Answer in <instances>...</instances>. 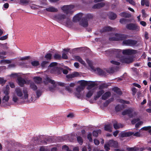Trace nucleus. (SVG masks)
Here are the masks:
<instances>
[{"mask_svg": "<svg viewBox=\"0 0 151 151\" xmlns=\"http://www.w3.org/2000/svg\"><path fill=\"white\" fill-rule=\"evenodd\" d=\"M115 36L116 37L115 38L113 37L112 38H109V40H111L112 39L113 41L123 40L122 43L123 45L131 47L136 46L138 43V41L136 40L131 39H127V38L131 37L129 35L122 34H116Z\"/></svg>", "mask_w": 151, "mask_h": 151, "instance_id": "obj_1", "label": "nucleus"}, {"mask_svg": "<svg viewBox=\"0 0 151 151\" xmlns=\"http://www.w3.org/2000/svg\"><path fill=\"white\" fill-rule=\"evenodd\" d=\"M110 147L114 148L119 147L118 142L116 141L110 140L104 145V148L106 151H109L110 150Z\"/></svg>", "mask_w": 151, "mask_h": 151, "instance_id": "obj_2", "label": "nucleus"}, {"mask_svg": "<svg viewBox=\"0 0 151 151\" xmlns=\"http://www.w3.org/2000/svg\"><path fill=\"white\" fill-rule=\"evenodd\" d=\"M126 28L128 30L132 31L134 30L136 32L139 31L140 30L139 26L136 24L133 23L127 24L126 25Z\"/></svg>", "mask_w": 151, "mask_h": 151, "instance_id": "obj_3", "label": "nucleus"}, {"mask_svg": "<svg viewBox=\"0 0 151 151\" xmlns=\"http://www.w3.org/2000/svg\"><path fill=\"white\" fill-rule=\"evenodd\" d=\"M74 8V6L73 5H64L61 8L64 12L67 14L69 13L72 14V12L71 10Z\"/></svg>", "mask_w": 151, "mask_h": 151, "instance_id": "obj_4", "label": "nucleus"}, {"mask_svg": "<svg viewBox=\"0 0 151 151\" xmlns=\"http://www.w3.org/2000/svg\"><path fill=\"white\" fill-rule=\"evenodd\" d=\"M106 53H109L111 55H114L117 57H119L122 52V50L119 49H112L106 51Z\"/></svg>", "mask_w": 151, "mask_h": 151, "instance_id": "obj_5", "label": "nucleus"}, {"mask_svg": "<svg viewBox=\"0 0 151 151\" xmlns=\"http://www.w3.org/2000/svg\"><path fill=\"white\" fill-rule=\"evenodd\" d=\"M122 53L124 55H130L134 54L137 53V50L134 49H127L123 50Z\"/></svg>", "mask_w": 151, "mask_h": 151, "instance_id": "obj_6", "label": "nucleus"}, {"mask_svg": "<svg viewBox=\"0 0 151 151\" xmlns=\"http://www.w3.org/2000/svg\"><path fill=\"white\" fill-rule=\"evenodd\" d=\"M62 70L63 68H61L54 67L50 71V73L53 74L58 75L62 73Z\"/></svg>", "mask_w": 151, "mask_h": 151, "instance_id": "obj_7", "label": "nucleus"}, {"mask_svg": "<svg viewBox=\"0 0 151 151\" xmlns=\"http://www.w3.org/2000/svg\"><path fill=\"white\" fill-rule=\"evenodd\" d=\"M132 111L131 109H128L123 111L122 113V114L123 115H128L129 117L132 118L133 116V114L132 113Z\"/></svg>", "mask_w": 151, "mask_h": 151, "instance_id": "obj_8", "label": "nucleus"}, {"mask_svg": "<svg viewBox=\"0 0 151 151\" xmlns=\"http://www.w3.org/2000/svg\"><path fill=\"white\" fill-rule=\"evenodd\" d=\"M83 14L81 13H79L76 14L73 18V21L74 22H77L80 21L83 16Z\"/></svg>", "mask_w": 151, "mask_h": 151, "instance_id": "obj_9", "label": "nucleus"}, {"mask_svg": "<svg viewBox=\"0 0 151 151\" xmlns=\"http://www.w3.org/2000/svg\"><path fill=\"white\" fill-rule=\"evenodd\" d=\"M18 84L21 87H23L24 84H26V80L21 77H18L17 79Z\"/></svg>", "mask_w": 151, "mask_h": 151, "instance_id": "obj_10", "label": "nucleus"}, {"mask_svg": "<svg viewBox=\"0 0 151 151\" xmlns=\"http://www.w3.org/2000/svg\"><path fill=\"white\" fill-rule=\"evenodd\" d=\"M133 134V132H125L123 131L121 133L120 136L122 137H129L132 135Z\"/></svg>", "mask_w": 151, "mask_h": 151, "instance_id": "obj_11", "label": "nucleus"}, {"mask_svg": "<svg viewBox=\"0 0 151 151\" xmlns=\"http://www.w3.org/2000/svg\"><path fill=\"white\" fill-rule=\"evenodd\" d=\"M80 24L83 27H87L88 25V21L84 17H83L80 22Z\"/></svg>", "mask_w": 151, "mask_h": 151, "instance_id": "obj_12", "label": "nucleus"}, {"mask_svg": "<svg viewBox=\"0 0 151 151\" xmlns=\"http://www.w3.org/2000/svg\"><path fill=\"white\" fill-rule=\"evenodd\" d=\"M79 74L77 72H74L72 74H69L66 76V77L68 79L72 78L79 76Z\"/></svg>", "mask_w": 151, "mask_h": 151, "instance_id": "obj_13", "label": "nucleus"}, {"mask_svg": "<svg viewBox=\"0 0 151 151\" xmlns=\"http://www.w3.org/2000/svg\"><path fill=\"white\" fill-rule=\"evenodd\" d=\"M88 87L87 89H89L96 86H97L98 84L96 83L95 82L92 81H88Z\"/></svg>", "mask_w": 151, "mask_h": 151, "instance_id": "obj_14", "label": "nucleus"}, {"mask_svg": "<svg viewBox=\"0 0 151 151\" xmlns=\"http://www.w3.org/2000/svg\"><path fill=\"white\" fill-rule=\"evenodd\" d=\"M104 91L103 90H101L97 93V95L96 96L94 97V99L95 100H96L98 99L101 97V96L103 95L104 93Z\"/></svg>", "mask_w": 151, "mask_h": 151, "instance_id": "obj_15", "label": "nucleus"}, {"mask_svg": "<svg viewBox=\"0 0 151 151\" xmlns=\"http://www.w3.org/2000/svg\"><path fill=\"white\" fill-rule=\"evenodd\" d=\"M110 92L107 91L104 93L102 96L101 99L102 100H106L111 96Z\"/></svg>", "mask_w": 151, "mask_h": 151, "instance_id": "obj_16", "label": "nucleus"}, {"mask_svg": "<svg viewBox=\"0 0 151 151\" xmlns=\"http://www.w3.org/2000/svg\"><path fill=\"white\" fill-rule=\"evenodd\" d=\"M45 10L48 12H56L58 11V10L57 8L53 6L46 8Z\"/></svg>", "mask_w": 151, "mask_h": 151, "instance_id": "obj_17", "label": "nucleus"}, {"mask_svg": "<svg viewBox=\"0 0 151 151\" xmlns=\"http://www.w3.org/2000/svg\"><path fill=\"white\" fill-rule=\"evenodd\" d=\"M113 30V28L111 27L110 26L105 27L102 28L100 30V32L103 33L104 32H109Z\"/></svg>", "mask_w": 151, "mask_h": 151, "instance_id": "obj_18", "label": "nucleus"}, {"mask_svg": "<svg viewBox=\"0 0 151 151\" xmlns=\"http://www.w3.org/2000/svg\"><path fill=\"white\" fill-rule=\"evenodd\" d=\"M109 18L111 20H114L116 18L117 15L115 13L113 12H110L108 14Z\"/></svg>", "mask_w": 151, "mask_h": 151, "instance_id": "obj_19", "label": "nucleus"}, {"mask_svg": "<svg viewBox=\"0 0 151 151\" xmlns=\"http://www.w3.org/2000/svg\"><path fill=\"white\" fill-rule=\"evenodd\" d=\"M120 16L122 17L125 18H130L131 17V15L130 13H127L126 12H123L119 14Z\"/></svg>", "mask_w": 151, "mask_h": 151, "instance_id": "obj_20", "label": "nucleus"}, {"mask_svg": "<svg viewBox=\"0 0 151 151\" xmlns=\"http://www.w3.org/2000/svg\"><path fill=\"white\" fill-rule=\"evenodd\" d=\"M124 108V105H118L115 107V110L116 112L120 111Z\"/></svg>", "mask_w": 151, "mask_h": 151, "instance_id": "obj_21", "label": "nucleus"}, {"mask_svg": "<svg viewBox=\"0 0 151 151\" xmlns=\"http://www.w3.org/2000/svg\"><path fill=\"white\" fill-rule=\"evenodd\" d=\"M56 18L60 22L62 19H65L66 16L64 14H58L56 16Z\"/></svg>", "mask_w": 151, "mask_h": 151, "instance_id": "obj_22", "label": "nucleus"}, {"mask_svg": "<svg viewBox=\"0 0 151 151\" xmlns=\"http://www.w3.org/2000/svg\"><path fill=\"white\" fill-rule=\"evenodd\" d=\"M17 95L19 97H21L23 95L22 89L20 88H16L15 90Z\"/></svg>", "mask_w": 151, "mask_h": 151, "instance_id": "obj_23", "label": "nucleus"}, {"mask_svg": "<svg viewBox=\"0 0 151 151\" xmlns=\"http://www.w3.org/2000/svg\"><path fill=\"white\" fill-rule=\"evenodd\" d=\"M112 90L119 95H121L122 94L121 90L117 87H114L112 88Z\"/></svg>", "mask_w": 151, "mask_h": 151, "instance_id": "obj_24", "label": "nucleus"}, {"mask_svg": "<svg viewBox=\"0 0 151 151\" xmlns=\"http://www.w3.org/2000/svg\"><path fill=\"white\" fill-rule=\"evenodd\" d=\"M33 79L35 83L37 84L40 83L42 80V78L40 77H35Z\"/></svg>", "mask_w": 151, "mask_h": 151, "instance_id": "obj_25", "label": "nucleus"}, {"mask_svg": "<svg viewBox=\"0 0 151 151\" xmlns=\"http://www.w3.org/2000/svg\"><path fill=\"white\" fill-rule=\"evenodd\" d=\"M95 70L96 71L98 74L100 75H104L106 74V72L102 69L99 68H96Z\"/></svg>", "mask_w": 151, "mask_h": 151, "instance_id": "obj_26", "label": "nucleus"}, {"mask_svg": "<svg viewBox=\"0 0 151 151\" xmlns=\"http://www.w3.org/2000/svg\"><path fill=\"white\" fill-rule=\"evenodd\" d=\"M93 14H86L85 17H84L88 21V20L93 19Z\"/></svg>", "mask_w": 151, "mask_h": 151, "instance_id": "obj_27", "label": "nucleus"}, {"mask_svg": "<svg viewBox=\"0 0 151 151\" xmlns=\"http://www.w3.org/2000/svg\"><path fill=\"white\" fill-rule=\"evenodd\" d=\"M111 127V125L110 124H107L105 125L104 127V130L106 131L111 132H112Z\"/></svg>", "mask_w": 151, "mask_h": 151, "instance_id": "obj_28", "label": "nucleus"}, {"mask_svg": "<svg viewBox=\"0 0 151 151\" xmlns=\"http://www.w3.org/2000/svg\"><path fill=\"white\" fill-rule=\"evenodd\" d=\"M101 130L100 129L93 131V136L96 137H98L99 134H100L101 133Z\"/></svg>", "mask_w": 151, "mask_h": 151, "instance_id": "obj_29", "label": "nucleus"}, {"mask_svg": "<svg viewBox=\"0 0 151 151\" xmlns=\"http://www.w3.org/2000/svg\"><path fill=\"white\" fill-rule=\"evenodd\" d=\"M113 126L115 129H117L120 127H122L123 125L121 124H118L117 122H116L113 124Z\"/></svg>", "mask_w": 151, "mask_h": 151, "instance_id": "obj_30", "label": "nucleus"}, {"mask_svg": "<svg viewBox=\"0 0 151 151\" xmlns=\"http://www.w3.org/2000/svg\"><path fill=\"white\" fill-rule=\"evenodd\" d=\"M80 85L82 87L84 88V87L86 86H88V81L85 80H81L80 81Z\"/></svg>", "mask_w": 151, "mask_h": 151, "instance_id": "obj_31", "label": "nucleus"}, {"mask_svg": "<svg viewBox=\"0 0 151 151\" xmlns=\"http://www.w3.org/2000/svg\"><path fill=\"white\" fill-rule=\"evenodd\" d=\"M129 19L125 18H121L119 20V22L122 24H125L129 22Z\"/></svg>", "mask_w": 151, "mask_h": 151, "instance_id": "obj_32", "label": "nucleus"}, {"mask_svg": "<svg viewBox=\"0 0 151 151\" xmlns=\"http://www.w3.org/2000/svg\"><path fill=\"white\" fill-rule=\"evenodd\" d=\"M75 59L82 64H83L85 63L84 61L83 60L82 58L79 56H76L75 57Z\"/></svg>", "mask_w": 151, "mask_h": 151, "instance_id": "obj_33", "label": "nucleus"}, {"mask_svg": "<svg viewBox=\"0 0 151 151\" xmlns=\"http://www.w3.org/2000/svg\"><path fill=\"white\" fill-rule=\"evenodd\" d=\"M29 0H20L19 4L22 5H24L25 4H28L29 3Z\"/></svg>", "mask_w": 151, "mask_h": 151, "instance_id": "obj_34", "label": "nucleus"}, {"mask_svg": "<svg viewBox=\"0 0 151 151\" xmlns=\"http://www.w3.org/2000/svg\"><path fill=\"white\" fill-rule=\"evenodd\" d=\"M53 58L55 60H60L61 59V56L58 53H55L54 55Z\"/></svg>", "mask_w": 151, "mask_h": 151, "instance_id": "obj_35", "label": "nucleus"}, {"mask_svg": "<svg viewBox=\"0 0 151 151\" xmlns=\"http://www.w3.org/2000/svg\"><path fill=\"white\" fill-rule=\"evenodd\" d=\"M77 139L78 142L79 143L80 145H82L83 141L82 138L80 136H78L77 137Z\"/></svg>", "mask_w": 151, "mask_h": 151, "instance_id": "obj_36", "label": "nucleus"}, {"mask_svg": "<svg viewBox=\"0 0 151 151\" xmlns=\"http://www.w3.org/2000/svg\"><path fill=\"white\" fill-rule=\"evenodd\" d=\"M23 92L24 95V99H27L28 97V95L27 90L26 89H24L23 90Z\"/></svg>", "mask_w": 151, "mask_h": 151, "instance_id": "obj_37", "label": "nucleus"}, {"mask_svg": "<svg viewBox=\"0 0 151 151\" xmlns=\"http://www.w3.org/2000/svg\"><path fill=\"white\" fill-rule=\"evenodd\" d=\"M123 61L127 63H129L132 62L131 59L127 58H125L123 59Z\"/></svg>", "mask_w": 151, "mask_h": 151, "instance_id": "obj_38", "label": "nucleus"}, {"mask_svg": "<svg viewBox=\"0 0 151 151\" xmlns=\"http://www.w3.org/2000/svg\"><path fill=\"white\" fill-rule=\"evenodd\" d=\"M52 54L50 53H48L46 54L45 56V58L47 59V60H50L52 58Z\"/></svg>", "mask_w": 151, "mask_h": 151, "instance_id": "obj_39", "label": "nucleus"}, {"mask_svg": "<svg viewBox=\"0 0 151 151\" xmlns=\"http://www.w3.org/2000/svg\"><path fill=\"white\" fill-rule=\"evenodd\" d=\"M106 71L109 73H112L114 72L115 69L113 67H111L107 69Z\"/></svg>", "mask_w": 151, "mask_h": 151, "instance_id": "obj_40", "label": "nucleus"}, {"mask_svg": "<svg viewBox=\"0 0 151 151\" xmlns=\"http://www.w3.org/2000/svg\"><path fill=\"white\" fill-rule=\"evenodd\" d=\"M93 91L91 90L89 91L87 93L86 96L88 98H90L93 95Z\"/></svg>", "mask_w": 151, "mask_h": 151, "instance_id": "obj_41", "label": "nucleus"}, {"mask_svg": "<svg viewBox=\"0 0 151 151\" xmlns=\"http://www.w3.org/2000/svg\"><path fill=\"white\" fill-rule=\"evenodd\" d=\"M30 87L34 91L37 90V86L33 83L30 84Z\"/></svg>", "mask_w": 151, "mask_h": 151, "instance_id": "obj_42", "label": "nucleus"}, {"mask_svg": "<svg viewBox=\"0 0 151 151\" xmlns=\"http://www.w3.org/2000/svg\"><path fill=\"white\" fill-rule=\"evenodd\" d=\"M64 23H65L66 26H69L71 25V22L70 21V19L69 18H67L66 22Z\"/></svg>", "mask_w": 151, "mask_h": 151, "instance_id": "obj_43", "label": "nucleus"}, {"mask_svg": "<svg viewBox=\"0 0 151 151\" xmlns=\"http://www.w3.org/2000/svg\"><path fill=\"white\" fill-rule=\"evenodd\" d=\"M108 87V85L105 83H103L101 84L99 87V88L100 90H103V89L105 88H107Z\"/></svg>", "mask_w": 151, "mask_h": 151, "instance_id": "obj_44", "label": "nucleus"}, {"mask_svg": "<svg viewBox=\"0 0 151 151\" xmlns=\"http://www.w3.org/2000/svg\"><path fill=\"white\" fill-rule=\"evenodd\" d=\"M31 63L32 65L34 66H37L39 65V61H34L32 62Z\"/></svg>", "mask_w": 151, "mask_h": 151, "instance_id": "obj_45", "label": "nucleus"}, {"mask_svg": "<svg viewBox=\"0 0 151 151\" xmlns=\"http://www.w3.org/2000/svg\"><path fill=\"white\" fill-rule=\"evenodd\" d=\"M97 6L98 9L101 8L104 6L105 4L103 2H101L96 4Z\"/></svg>", "mask_w": 151, "mask_h": 151, "instance_id": "obj_46", "label": "nucleus"}, {"mask_svg": "<svg viewBox=\"0 0 151 151\" xmlns=\"http://www.w3.org/2000/svg\"><path fill=\"white\" fill-rule=\"evenodd\" d=\"M119 101L120 103L123 104H129L130 103L129 101L124 100L122 99H120Z\"/></svg>", "mask_w": 151, "mask_h": 151, "instance_id": "obj_47", "label": "nucleus"}, {"mask_svg": "<svg viewBox=\"0 0 151 151\" xmlns=\"http://www.w3.org/2000/svg\"><path fill=\"white\" fill-rule=\"evenodd\" d=\"M1 63H5L7 64H9L11 63L10 60H2L1 61Z\"/></svg>", "mask_w": 151, "mask_h": 151, "instance_id": "obj_48", "label": "nucleus"}, {"mask_svg": "<svg viewBox=\"0 0 151 151\" xmlns=\"http://www.w3.org/2000/svg\"><path fill=\"white\" fill-rule=\"evenodd\" d=\"M141 129H143L145 131H147L150 130V129H151V126H146V127H142Z\"/></svg>", "mask_w": 151, "mask_h": 151, "instance_id": "obj_49", "label": "nucleus"}, {"mask_svg": "<svg viewBox=\"0 0 151 151\" xmlns=\"http://www.w3.org/2000/svg\"><path fill=\"white\" fill-rule=\"evenodd\" d=\"M83 87L81 86H78L77 87L76 90L78 92L80 93V92L82 90H83Z\"/></svg>", "mask_w": 151, "mask_h": 151, "instance_id": "obj_50", "label": "nucleus"}, {"mask_svg": "<svg viewBox=\"0 0 151 151\" xmlns=\"http://www.w3.org/2000/svg\"><path fill=\"white\" fill-rule=\"evenodd\" d=\"M6 81V80H4V78L0 77V84H4Z\"/></svg>", "mask_w": 151, "mask_h": 151, "instance_id": "obj_51", "label": "nucleus"}, {"mask_svg": "<svg viewBox=\"0 0 151 151\" xmlns=\"http://www.w3.org/2000/svg\"><path fill=\"white\" fill-rule=\"evenodd\" d=\"M127 151H135L136 150V148L134 147H128L127 148Z\"/></svg>", "mask_w": 151, "mask_h": 151, "instance_id": "obj_52", "label": "nucleus"}, {"mask_svg": "<svg viewBox=\"0 0 151 151\" xmlns=\"http://www.w3.org/2000/svg\"><path fill=\"white\" fill-rule=\"evenodd\" d=\"M47 81L49 83H51L53 84L54 85V84H55V82L54 80H52L49 78H47Z\"/></svg>", "mask_w": 151, "mask_h": 151, "instance_id": "obj_53", "label": "nucleus"}, {"mask_svg": "<svg viewBox=\"0 0 151 151\" xmlns=\"http://www.w3.org/2000/svg\"><path fill=\"white\" fill-rule=\"evenodd\" d=\"M87 138L90 142H93V139L91 137V133L88 134L87 135Z\"/></svg>", "mask_w": 151, "mask_h": 151, "instance_id": "obj_54", "label": "nucleus"}, {"mask_svg": "<svg viewBox=\"0 0 151 151\" xmlns=\"http://www.w3.org/2000/svg\"><path fill=\"white\" fill-rule=\"evenodd\" d=\"M37 97L39 98L42 95V92L40 90H38L36 92Z\"/></svg>", "mask_w": 151, "mask_h": 151, "instance_id": "obj_55", "label": "nucleus"}, {"mask_svg": "<svg viewBox=\"0 0 151 151\" xmlns=\"http://www.w3.org/2000/svg\"><path fill=\"white\" fill-rule=\"evenodd\" d=\"M58 63L56 62H52L49 65V67H52L57 66Z\"/></svg>", "mask_w": 151, "mask_h": 151, "instance_id": "obj_56", "label": "nucleus"}, {"mask_svg": "<svg viewBox=\"0 0 151 151\" xmlns=\"http://www.w3.org/2000/svg\"><path fill=\"white\" fill-rule=\"evenodd\" d=\"M111 63L114 65H119L120 64V63L119 62L115 61L113 60L111 61Z\"/></svg>", "mask_w": 151, "mask_h": 151, "instance_id": "obj_57", "label": "nucleus"}, {"mask_svg": "<svg viewBox=\"0 0 151 151\" xmlns=\"http://www.w3.org/2000/svg\"><path fill=\"white\" fill-rule=\"evenodd\" d=\"M139 118L133 119L131 121V123H132V124L133 125L134 124L137 122L139 121Z\"/></svg>", "mask_w": 151, "mask_h": 151, "instance_id": "obj_58", "label": "nucleus"}, {"mask_svg": "<svg viewBox=\"0 0 151 151\" xmlns=\"http://www.w3.org/2000/svg\"><path fill=\"white\" fill-rule=\"evenodd\" d=\"M8 34L3 36L0 37V40H6L8 38Z\"/></svg>", "mask_w": 151, "mask_h": 151, "instance_id": "obj_59", "label": "nucleus"}, {"mask_svg": "<svg viewBox=\"0 0 151 151\" xmlns=\"http://www.w3.org/2000/svg\"><path fill=\"white\" fill-rule=\"evenodd\" d=\"M9 99V97L8 96H4L3 99L2 100H5L6 101H8Z\"/></svg>", "mask_w": 151, "mask_h": 151, "instance_id": "obj_60", "label": "nucleus"}, {"mask_svg": "<svg viewBox=\"0 0 151 151\" xmlns=\"http://www.w3.org/2000/svg\"><path fill=\"white\" fill-rule=\"evenodd\" d=\"M142 17L144 18H145L146 17V14L145 13V10L144 9H142Z\"/></svg>", "mask_w": 151, "mask_h": 151, "instance_id": "obj_61", "label": "nucleus"}, {"mask_svg": "<svg viewBox=\"0 0 151 151\" xmlns=\"http://www.w3.org/2000/svg\"><path fill=\"white\" fill-rule=\"evenodd\" d=\"M48 63V61H43L42 62L41 64V66L42 67H44L45 66V65Z\"/></svg>", "mask_w": 151, "mask_h": 151, "instance_id": "obj_62", "label": "nucleus"}, {"mask_svg": "<svg viewBox=\"0 0 151 151\" xmlns=\"http://www.w3.org/2000/svg\"><path fill=\"white\" fill-rule=\"evenodd\" d=\"M62 58L64 59H68V57L67 55L65 53L62 54Z\"/></svg>", "mask_w": 151, "mask_h": 151, "instance_id": "obj_63", "label": "nucleus"}, {"mask_svg": "<svg viewBox=\"0 0 151 151\" xmlns=\"http://www.w3.org/2000/svg\"><path fill=\"white\" fill-rule=\"evenodd\" d=\"M132 91L133 92V95H134L137 91V89L135 88L134 87L132 89Z\"/></svg>", "mask_w": 151, "mask_h": 151, "instance_id": "obj_64", "label": "nucleus"}]
</instances>
